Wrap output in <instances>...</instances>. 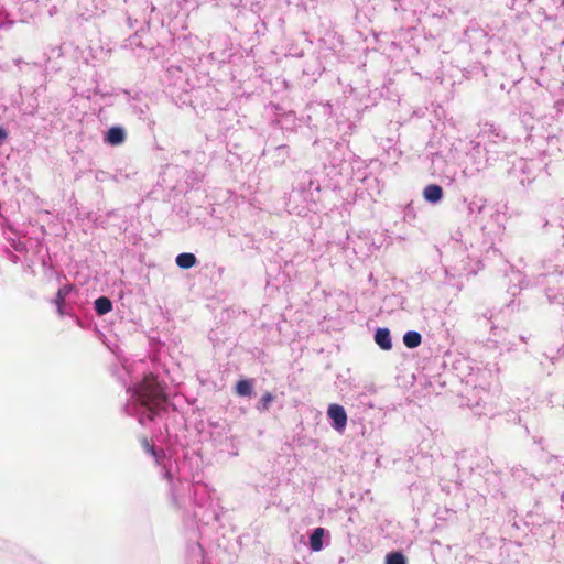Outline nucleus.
Instances as JSON below:
<instances>
[{
	"instance_id": "nucleus-16",
	"label": "nucleus",
	"mask_w": 564,
	"mask_h": 564,
	"mask_svg": "<svg viewBox=\"0 0 564 564\" xmlns=\"http://www.w3.org/2000/svg\"><path fill=\"white\" fill-rule=\"evenodd\" d=\"M7 137H8L7 131H6L2 127H0V142H2L3 140H6V139H7Z\"/></svg>"
},
{
	"instance_id": "nucleus-17",
	"label": "nucleus",
	"mask_w": 564,
	"mask_h": 564,
	"mask_svg": "<svg viewBox=\"0 0 564 564\" xmlns=\"http://www.w3.org/2000/svg\"><path fill=\"white\" fill-rule=\"evenodd\" d=\"M156 414H158V413L150 412V413L148 414V419L152 421V420H154V417H155V415H156Z\"/></svg>"
},
{
	"instance_id": "nucleus-2",
	"label": "nucleus",
	"mask_w": 564,
	"mask_h": 564,
	"mask_svg": "<svg viewBox=\"0 0 564 564\" xmlns=\"http://www.w3.org/2000/svg\"><path fill=\"white\" fill-rule=\"evenodd\" d=\"M327 415L332 419L333 427L336 431H344L347 424V414L341 405L336 403L330 404L327 409Z\"/></svg>"
},
{
	"instance_id": "nucleus-15",
	"label": "nucleus",
	"mask_w": 564,
	"mask_h": 564,
	"mask_svg": "<svg viewBox=\"0 0 564 564\" xmlns=\"http://www.w3.org/2000/svg\"><path fill=\"white\" fill-rule=\"evenodd\" d=\"M140 443H141L142 448L147 453H150L155 447V445L145 436L141 437Z\"/></svg>"
},
{
	"instance_id": "nucleus-8",
	"label": "nucleus",
	"mask_w": 564,
	"mask_h": 564,
	"mask_svg": "<svg viewBox=\"0 0 564 564\" xmlns=\"http://www.w3.org/2000/svg\"><path fill=\"white\" fill-rule=\"evenodd\" d=\"M70 291H72V285L66 284V285L59 288L57 293H56V296L54 299V303L57 306V311H58V313L61 315L63 314L62 308H63L65 299L70 293Z\"/></svg>"
},
{
	"instance_id": "nucleus-3",
	"label": "nucleus",
	"mask_w": 564,
	"mask_h": 564,
	"mask_svg": "<svg viewBox=\"0 0 564 564\" xmlns=\"http://www.w3.org/2000/svg\"><path fill=\"white\" fill-rule=\"evenodd\" d=\"M376 344L383 350L392 348L390 330L388 328H378L375 334Z\"/></svg>"
},
{
	"instance_id": "nucleus-1",
	"label": "nucleus",
	"mask_w": 564,
	"mask_h": 564,
	"mask_svg": "<svg viewBox=\"0 0 564 564\" xmlns=\"http://www.w3.org/2000/svg\"><path fill=\"white\" fill-rule=\"evenodd\" d=\"M134 395L138 402L147 408L149 412L159 413L165 408L167 395L164 387L152 373L147 375L134 388Z\"/></svg>"
},
{
	"instance_id": "nucleus-13",
	"label": "nucleus",
	"mask_w": 564,
	"mask_h": 564,
	"mask_svg": "<svg viewBox=\"0 0 564 564\" xmlns=\"http://www.w3.org/2000/svg\"><path fill=\"white\" fill-rule=\"evenodd\" d=\"M273 400V395L272 393L270 392H265L260 401H259V405H258V409L261 410V411H267L270 406V403L272 402Z\"/></svg>"
},
{
	"instance_id": "nucleus-6",
	"label": "nucleus",
	"mask_w": 564,
	"mask_h": 564,
	"mask_svg": "<svg viewBox=\"0 0 564 564\" xmlns=\"http://www.w3.org/2000/svg\"><path fill=\"white\" fill-rule=\"evenodd\" d=\"M175 262L177 267L181 269H191L196 264L197 259L193 253L183 252L176 257Z\"/></svg>"
},
{
	"instance_id": "nucleus-11",
	"label": "nucleus",
	"mask_w": 564,
	"mask_h": 564,
	"mask_svg": "<svg viewBox=\"0 0 564 564\" xmlns=\"http://www.w3.org/2000/svg\"><path fill=\"white\" fill-rule=\"evenodd\" d=\"M235 391L240 397H250L252 394V383L248 379L239 380L235 387Z\"/></svg>"
},
{
	"instance_id": "nucleus-12",
	"label": "nucleus",
	"mask_w": 564,
	"mask_h": 564,
	"mask_svg": "<svg viewBox=\"0 0 564 564\" xmlns=\"http://www.w3.org/2000/svg\"><path fill=\"white\" fill-rule=\"evenodd\" d=\"M386 564H406V560L401 552H391L386 555Z\"/></svg>"
},
{
	"instance_id": "nucleus-7",
	"label": "nucleus",
	"mask_w": 564,
	"mask_h": 564,
	"mask_svg": "<svg viewBox=\"0 0 564 564\" xmlns=\"http://www.w3.org/2000/svg\"><path fill=\"white\" fill-rule=\"evenodd\" d=\"M324 532L323 528H316L310 536V546L314 552L322 550Z\"/></svg>"
},
{
	"instance_id": "nucleus-5",
	"label": "nucleus",
	"mask_w": 564,
	"mask_h": 564,
	"mask_svg": "<svg viewBox=\"0 0 564 564\" xmlns=\"http://www.w3.org/2000/svg\"><path fill=\"white\" fill-rule=\"evenodd\" d=\"M423 196L431 203H437L443 197V189L440 185L431 184L424 188Z\"/></svg>"
},
{
	"instance_id": "nucleus-14",
	"label": "nucleus",
	"mask_w": 564,
	"mask_h": 564,
	"mask_svg": "<svg viewBox=\"0 0 564 564\" xmlns=\"http://www.w3.org/2000/svg\"><path fill=\"white\" fill-rule=\"evenodd\" d=\"M149 454L154 458L156 464H161L165 457V452L163 449H158L156 447H154Z\"/></svg>"
},
{
	"instance_id": "nucleus-9",
	"label": "nucleus",
	"mask_w": 564,
	"mask_h": 564,
	"mask_svg": "<svg viewBox=\"0 0 564 564\" xmlns=\"http://www.w3.org/2000/svg\"><path fill=\"white\" fill-rule=\"evenodd\" d=\"M403 343L408 348H416L422 343V336L414 330L406 332L403 336Z\"/></svg>"
},
{
	"instance_id": "nucleus-4",
	"label": "nucleus",
	"mask_w": 564,
	"mask_h": 564,
	"mask_svg": "<svg viewBox=\"0 0 564 564\" xmlns=\"http://www.w3.org/2000/svg\"><path fill=\"white\" fill-rule=\"evenodd\" d=\"M126 139L124 130L120 127H111L105 138V141L111 145L121 144Z\"/></svg>"
},
{
	"instance_id": "nucleus-10",
	"label": "nucleus",
	"mask_w": 564,
	"mask_h": 564,
	"mask_svg": "<svg viewBox=\"0 0 564 564\" xmlns=\"http://www.w3.org/2000/svg\"><path fill=\"white\" fill-rule=\"evenodd\" d=\"M95 310L98 315H105L112 310V303L108 297L100 296L95 301Z\"/></svg>"
}]
</instances>
